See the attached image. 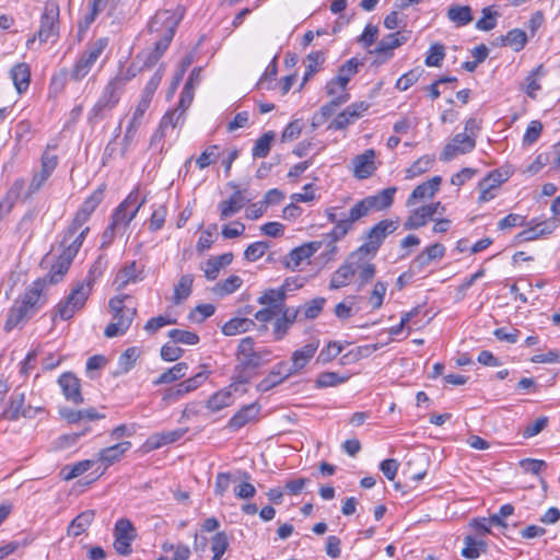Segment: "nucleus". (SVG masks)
<instances>
[{
  "instance_id": "1",
  "label": "nucleus",
  "mask_w": 560,
  "mask_h": 560,
  "mask_svg": "<svg viewBox=\"0 0 560 560\" xmlns=\"http://www.w3.org/2000/svg\"><path fill=\"white\" fill-rule=\"evenodd\" d=\"M45 288L46 280L37 279L14 301L4 323L5 331H11L16 327L23 326L45 305L47 301L44 293Z\"/></svg>"
},
{
  "instance_id": "2",
  "label": "nucleus",
  "mask_w": 560,
  "mask_h": 560,
  "mask_svg": "<svg viewBox=\"0 0 560 560\" xmlns=\"http://www.w3.org/2000/svg\"><path fill=\"white\" fill-rule=\"evenodd\" d=\"M89 231L90 228L84 226V229L71 240H67V233L63 234V238L60 243L62 252L58 256L56 262L50 267L49 272L44 278L46 283L49 282L51 284H56L63 279L74 257L79 253Z\"/></svg>"
},
{
  "instance_id": "3",
  "label": "nucleus",
  "mask_w": 560,
  "mask_h": 560,
  "mask_svg": "<svg viewBox=\"0 0 560 560\" xmlns=\"http://www.w3.org/2000/svg\"><path fill=\"white\" fill-rule=\"evenodd\" d=\"M397 188L392 186L382 189L376 195L368 196L357 201L349 210V220L343 222V231H346L350 223H355L359 220L368 217L372 212L387 210L394 202V196Z\"/></svg>"
},
{
  "instance_id": "4",
  "label": "nucleus",
  "mask_w": 560,
  "mask_h": 560,
  "mask_svg": "<svg viewBox=\"0 0 560 560\" xmlns=\"http://www.w3.org/2000/svg\"><path fill=\"white\" fill-rule=\"evenodd\" d=\"M399 226V220L384 219L369 229L363 237V244L350 255V259H354L358 255L363 254L374 257L385 238L393 234Z\"/></svg>"
},
{
  "instance_id": "5",
  "label": "nucleus",
  "mask_w": 560,
  "mask_h": 560,
  "mask_svg": "<svg viewBox=\"0 0 560 560\" xmlns=\"http://www.w3.org/2000/svg\"><path fill=\"white\" fill-rule=\"evenodd\" d=\"M178 25V19L170 10L158 12L149 22L150 33H160L161 37L154 44L153 54L162 57L173 39L175 30Z\"/></svg>"
},
{
  "instance_id": "6",
  "label": "nucleus",
  "mask_w": 560,
  "mask_h": 560,
  "mask_svg": "<svg viewBox=\"0 0 560 560\" xmlns=\"http://www.w3.org/2000/svg\"><path fill=\"white\" fill-rule=\"evenodd\" d=\"M60 7L57 0H46L40 15L38 31L26 42L30 48L36 39L44 44L51 38L59 37Z\"/></svg>"
},
{
  "instance_id": "7",
  "label": "nucleus",
  "mask_w": 560,
  "mask_h": 560,
  "mask_svg": "<svg viewBox=\"0 0 560 560\" xmlns=\"http://www.w3.org/2000/svg\"><path fill=\"white\" fill-rule=\"evenodd\" d=\"M129 296H115L109 300V308L113 313L114 322L108 324L105 328V336L108 338L124 335L130 327L133 317L136 316L137 310L135 306H128L125 304V300Z\"/></svg>"
},
{
  "instance_id": "8",
  "label": "nucleus",
  "mask_w": 560,
  "mask_h": 560,
  "mask_svg": "<svg viewBox=\"0 0 560 560\" xmlns=\"http://www.w3.org/2000/svg\"><path fill=\"white\" fill-rule=\"evenodd\" d=\"M108 43L109 40L107 37H101L89 43L85 49L78 57L70 72V79L75 82L84 79L90 73L96 61L101 58L107 48Z\"/></svg>"
},
{
  "instance_id": "9",
  "label": "nucleus",
  "mask_w": 560,
  "mask_h": 560,
  "mask_svg": "<svg viewBox=\"0 0 560 560\" xmlns=\"http://www.w3.org/2000/svg\"><path fill=\"white\" fill-rule=\"evenodd\" d=\"M119 80H110L104 88L98 101L89 113V121L95 124L102 120L105 115L114 109L120 100L122 92Z\"/></svg>"
},
{
  "instance_id": "10",
  "label": "nucleus",
  "mask_w": 560,
  "mask_h": 560,
  "mask_svg": "<svg viewBox=\"0 0 560 560\" xmlns=\"http://www.w3.org/2000/svg\"><path fill=\"white\" fill-rule=\"evenodd\" d=\"M104 187H98L96 190L89 196L82 206L77 211L73 220L66 229L65 233H67V240H71L75 237L84 228L83 225L90 219L91 214L95 211V209L100 206L102 200L104 199Z\"/></svg>"
},
{
  "instance_id": "11",
  "label": "nucleus",
  "mask_w": 560,
  "mask_h": 560,
  "mask_svg": "<svg viewBox=\"0 0 560 560\" xmlns=\"http://www.w3.org/2000/svg\"><path fill=\"white\" fill-rule=\"evenodd\" d=\"M236 359L243 365L255 370L271 361V351L267 348L256 349L254 339L245 337L238 343Z\"/></svg>"
},
{
  "instance_id": "12",
  "label": "nucleus",
  "mask_w": 560,
  "mask_h": 560,
  "mask_svg": "<svg viewBox=\"0 0 560 560\" xmlns=\"http://www.w3.org/2000/svg\"><path fill=\"white\" fill-rule=\"evenodd\" d=\"M91 291L89 283L78 282L69 295L58 303L56 314L63 320L72 318L78 311L83 308Z\"/></svg>"
},
{
  "instance_id": "13",
  "label": "nucleus",
  "mask_w": 560,
  "mask_h": 560,
  "mask_svg": "<svg viewBox=\"0 0 560 560\" xmlns=\"http://www.w3.org/2000/svg\"><path fill=\"white\" fill-rule=\"evenodd\" d=\"M144 201V198L139 200V192L137 189L132 190L128 197L115 209L114 213L112 214L110 224L118 230L120 228L126 229L137 215Z\"/></svg>"
},
{
  "instance_id": "14",
  "label": "nucleus",
  "mask_w": 560,
  "mask_h": 560,
  "mask_svg": "<svg viewBox=\"0 0 560 560\" xmlns=\"http://www.w3.org/2000/svg\"><path fill=\"white\" fill-rule=\"evenodd\" d=\"M39 411L40 407L25 405V394L16 388L10 397L8 406L0 415V419L8 421H18L20 418L32 419Z\"/></svg>"
},
{
  "instance_id": "15",
  "label": "nucleus",
  "mask_w": 560,
  "mask_h": 560,
  "mask_svg": "<svg viewBox=\"0 0 560 560\" xmlns=\"http://www.w3.org/2000/svg\"><path fill=\"white\" fill-rule=\"evenodd\" d=\"M476 147V140L474 136H467L466 132L457 133L454 138L444 147L441 153L442 161H451L459 154H466L472 151Z\"/></svg>"
},
{
  "instance_id": "16",
  "label": "nucleus",
  "mask_w": 560,
  "mask_h": 560,
  "mask_svg": "<svg viewBox=\"0 0 560 560\" xmlns=\"http://www.w3.org/2000/svg\"><path fill=\"white\" fill-rule=\"evenodd\" d=\"M366 102H357L349 105L345 110L339 113L329 124L328 129L342 130L353 124L361 115L369 109Z\"/></svg>"
},
{
  "instance_id": "17",
  "label": "nucleus",
  "mask_w": 560,
  "mask_h": 560,
  "mask_svg": "<svg viewBox=\"0 0 560 560\" xmlns=\"http://www.w3.org/2000/svg\"><path fill=\"white\" fill-rule=\"evenodd\" d=\"M327 219L330 223L335 224L334 229L325 234V240L328 241L329 244H335L336 242L342 240L353 228L354 223L349 222V226L346 231H343V222H348L349 220V213L346 214H339L337 207H330L326 210Z\"/></svg>"
},
{
  "instance_id": "18",
  "label": "nucleus",
  "mask_w": 560,
  "mask_h": 560,
  "mask_svg": "<svg viewBox=\"0 0 560 560\" xmlns=\"http://www.w3.org/2000/svg\"><path fill=\"white\" fill-rule=\"evenodd\" d=\"M319 347V340L314 339L311 342L303 346L301 349L293 351L291 355V363L289 368L293 375L300 374V372L307 365L311 359L316 353Z\"/></svg>"
},
{
  "instance_id": "19",
  "label": "nucleus",
  "mask_w": 560,
  "mask_h": 560,
  "mask_svg": "<svg viewBox=\"0 0 560 560\" xmlns=\"http://www.w3.org/2000/svg\"><path fill=\"white\" fill-rule=\"evenodd\" d=\"M58 384L61 387L62 394L66 399L73 404H82L83 397L81 394L80 380L70 372L63 373L58 378Z\"/></svg>"
},
{
  "instance_id": "20",
  "label": "nucleus",
  "mask_w": 560,
  "mask_h": 560,
  "mask_svg": "<svg viewBox=\"0 0 560 560\" xmlns=\"http://www.w3.org/2000/svg\"><path fill=\"white\" fill-rule=\"evenodd\" d=\"M374 159L375 151L373 149L365 150L364 153L357 155L352 160L354 176L359 179L370 177L376 170Z\"/></svg>"
},
{
  "instance_id": "21",
  "label": "nucleus",
  "mask_w": 560,
  "mask_h": 560,
  "mask_svg": "<svg viewBox=\"0 0 560 560\" xmlns=\"http://www.w3.org/2000/svg\"><path fill=\"white\" fill-rule=\"evenodd\" d=\"M442 178L434 176L431 179L418 185L406 201L407 207L413 206L418 200L432 198L439 190Z\"/></svg>"
},
{
  "instance_id": "22",
  "label": "nucleus",
  "mask_w": 560,
  "mask_h": 560,
  "mask_svg": "<svg viewBox=\"0 0 560 560\" xmlns=\"http://www.w3.org/2000/svg\"><path fill=\"white\" fill-rule=\"evenodd\" d=\"M260 411V406L256 402L242 407L230 420L228 428L232 431H237L247 423L257 419Z\"/></svg>"
},
{
  "instance_id": "23",
  "label": "nucleus",
  "mask_w": 560,
  "mask_h": 560,
  "mask_svg": "<svg viewBox=\"0 0 560 560\" xmlns=\"http://www.w3.org/2000/svg\"><path fill=\"white\" fill-rule=\"evenodd\" d=\"M246 202L247 200L241 190L234 191L229 199L223 200L218 205L220 210V219L226 220L238 213L244 208Z\"/></svg>"
},
{
  "instance_id": "24",
  "label": "nucleus",
  "mask_w": 560,
  "mask_h": 560,
  "mask_svg": "<svg viewBox=\"0 0 560 560\" xmlns=\"http://www.w3.org/2000/svg\"><path fill=\"white\" fill-rule=\"evenodd\" d=\"M409 39L407 33L395 32L386 35L381 39L377 44L374 52L377 55H385L386 58H390L393 56L392 50L404 45Z\"/></svg>"
},
{
  "instance_id": "25",
  "label": "nucleus",
  "mask_w": 560,
  "mask_h": 560,
  "mask_svg": "<svg viewBox=\"0 0 560 560\" xmlns=\"http://www.w3.org/2000/svg\"><path fill=\"white\" fill-rule=\"evenodd\" d=\"M357 273L353 259L346 261L341 265L331 276L329 289L337 290L350 283L353 276Z\"/></svg>"
},
{
  "instance_id": "26",
  "label": "nucleus",
  "mask_w": 560,
  "mask_h": 560,
  "mask_svg": "<svg viewBox=\"0 0 560 560\" xmlns=\"http://www.w3.org/2000/svg\"><path fill=\"white\" fill-rule=\"evenodd\" d=\"M10 77L13 81L14 88L19 94L24 93L31 82V68L25 62H20L12 67Z\"/></svg>"
},
{
  "instance_id": "27",
  "label": "nucleus",
  "mask_w": 560,
  "mask_h": 560,
  "mask_svg": "<svg viewBox=\"0 0 560 560\" xmlns=\"http://www.w3.org/2000/svg\"><path fill=\"white\" fill-rule=\"evenodd\" d=\"M131 443L129 441H124L109 447L103 448L98 452V460L108 467L120 460V458L127 451H129Z\"/></svg>"
},
{
  "instance_id": "28",
  "label": "nucleus",
  "mask_w": 560,
  "mask_h": 560,
  "mask_svg": "<svg viewBox=\"0 0 560 560\" xmlns=\"http://www.w3.org/2000/svg\"><path fill=\"white\" fill-rule=\"evenodd\" d=\"M445 255V247L441 243H435L425 247L417 257L413 259V266L418 269H422L435 259H441Z\"/></svg>"
},
{
  "instance_id": "29",
  "label": "nucleus",
  "mask_w": 560,
  "mask_h": 560,
  "mask_svg": "<svg viewBox=\"0 0 560 560\" xmlns=\"http://www.w3.org/2000/svg\"><path fill=\"white\" fill-rule=\"evenodd\" d=\"M95 517L94 510H85L74 517L67 528L68 536L78 537L82 535L92 524Z\"/></svg>"
},
{
  "instance_id": "30",
  "label": "nucleus",
  "mask_w": 560,
  "mask_h": 560,
  "mask_svg": "<svg viewBox=\"0 0 560 560\" xmlns=\"http://www.w3.org/2000/svg\"><path fill=\"white\" fill-rule=\"evenodd\" d=\"M488 545L486 541L476 539L468 535L464 538V547L462 549V556L466 559L475 560L482 553H486Z\"/></svg>"
},
{
  "instance_id": "31",
  "label": "nucleus",
  "mask_w": 560,
  "mask_h": 560,
  "mask_svg": "<svg viewBox=\"0 0 560 560\" xmlns=\"http://www.w3.org/2000/svg\"><path fill=\"white\" fill-rule=\"evenodd\" d=\"M448 20L457 27L465 26L472 21V11L469 5H451L446 13Z\"/></svg>"
},
{
  "instance_id": "32",
  "label": "nucleus",
  "mask_w": 560,
  "mask_h": 560,
  "mask_svg": "<svg viewBox=\"0 0 560 560\" xmlns=\"http://www.w3.org/2000/svg\"><path fill=\"white\" fill-rule=\"evenodd\" d=\"M60 415L69 423H77L82 420H96V419L104 418V415L98 413L94 408L82 409V410H73L70 408H65L60 411Z\"/></svg>"
},
{
  "instance_id": "33",
  "label": "nucleus",
  "mask_w": 560,
  "mask_h": 560,
  "mask_svg": "<svg viewBox=\"0 0 560 560\" xmlns=\"http://www.w3.org/2000/svg\"><path fill=\"white\" fill-rule=\"evenodd\" d=\"M348 102V97L346 95L339 96L338 98L330 100L327 104L323 105L319 109V113L313 116L312 125L313 127H317L323 124L326 119H328L339 107L340 105Z\"/></svg>"
},
{
  "instance_id": "34",
  "label": "nucleus",
  "mask_w": 560,
  "mask_h": 560,
  "mask_svg": "<svg viewBox=\"0 0 560 560\" xmlns=\"http://www.w3.org/2000/svg\"><path fill=\"white\" fill-rule=\"evenodd\" d=\"M188 370V364L186 362L176 363L174 366L167 369L163 372L154 382V385L170 384L175 381L183 378Z\"/></svg>"
},
{
  "instance_id": "35",
  "label": "nucleus",
  "mask_w": 560,
  "mask_h": 560,
  "mask_svg": "<svg viewBox=\"0 0 560 560\" xmlns=\"http://www.w3.org/2000/svg\"><path fill=\"white\" fill-rule=\"evenodd\" d=\"M255 326L253 319L235 317L226 322L222 326V332L225 336H235L242 332L249 331Z\"/></svg>"
},
{
  "instance_id": "36",
  "label": "nucleus",
  "mask_w": 560,
  "mask_h": 560,
  "mask_svg": "<svg viewBox=\"0 0 560 560\" xmlns=\"http://www.w3.org/2000/svg\"><path fill=\"white\" fill-rule=\"evenodd\" d=\"M284 299L285 290L281 287L279 289H269L265 291L264 294L258 298V303L281 311Z\"/></svg>"
},
{
  "instance_id": "37",
  "label": "nucleus",
  "mask_w": 560,
  "mask_h": 560,
  "mask_svg": "<svg viewBox=\"0 0 560 560\" xmlns=\"http://www.w3.org/2000/svg\"><path fill=\"white\" fill-rule=\"evenodd\" d=\"M232 388L221 389L214 393L207 401V408L213 412L229 407L233 402Z\"/></svg>"
},
{
  "instance_id": "38",
  "label": "nucleus",
  "mask_w": 560,
  "mask_h": 560,
  "mask_svg": "<svg viewBox=\"0 0 560 560\" xmlns=\"http://www.w3.org/2000/svg\"><path fill=\"white\" fill-rule=\"evenodd\" d=\"M140 273L141 271L138 270L136 261H132L117 273L115 283L118 289H122L131 282L141 280Z\"/></svg>"
},
{
  "instance_id": "39",
  "label": "nucleus",
  "mask_w": 560,
  "mask_h": 560,
  "mask_svg": "<svg viewBox=\"0 0 560 560\" xmlns=\"http://www.w3.org/2000/svg\"><path fill=\"white\" fill-rule=\"evenodd\" d=\"M194 283L192 275H183L177 284L174 288L173 302L175 304H180L185 301L191 293V288Z\"/></svg>"
},
{
  "instance_id": "40",
  "label": "nucleus",
  "mask_w": 560,
  "mask_h": 560,
  "mask_svg": "<svg viewBox=\"0 0 560 560\" xmlns=\"http://www.w3.org/2000/svg\"><path fill=\"white\" fill-rule=\"evenodd\" d=\"M502 44L510 46L514 51H521L526 43L527 35L526 32L521 28H513L508 32L506 35L501 37Z\"/></svg>"
},
{
  "instance_id": "41",
  "label": "nucleus",
  "mask_w": 560,
  "mask_h": 560,
  "mask_svg": "<svg viewBox=\"0 0 560 560\" xmlns=\"http://www.w3.org/2000/svg\"><path fill=\"white\" fill-rule=\"evenodd\" d=\"M114 537L117 540H130L133 541L137 537V532L128 518H119L114 527Z\"/></svg>"
},
{
  "instance_id": "42",
  "label": "nucleus",
  "mask_w": 560,
  "mask_h": 560,
  "mask_svg": "<svg viewBox=\"0 0 560 560\" xmlns=\"http://www.w3.org/2000/svg\"><path fill=\"white\" fill-rule=\"evenodd\" d=\"M361 65L357 58L349 59L338 69V74L334 79L347 86L351 78L358 73Z\"/></svg>"
},
{
  "instance_id": "43",
  "label": "nucleus",
  "mask_w": 560,
  "mask_h": 560,
  "mask_svg": "<svg viewBox=\"0 0 560 560\" xmlns=\"http://www.w3.org/2000/svg\"><path fill=\"white\" fill-rule=\"evenodd\" d=\"M273 139H275L273 131L265 132L261 137H259L256 140V142L252 149L253 158H255V159L266 158L270 152L271 143H272Z\"/></svg>"
},
{
  "instance_id": "44",
  "label": "nucleus",
  "mask_w": 560,
  "mask_h": 560,
  "mask_svg": "<svg viewBox=\"0 0 560 560\" xmlns=\"http://www.w3.org/2000/svg\"><path fill=\"white\" fill-rule=\"evenodd\" d=\"M139 357V350L136 347L127 348L118 358L117 374L128 373L136 364Z\"/></svg>"
},
{
  "instance_id": "45",
  "label": "nucleus",
  "mask_w": 560,
  "mask_h": 560,
  "mask_svg": "<svg viewBox=\"0 0 560 560\" xmlns=\"http://www.w3.org/2000/svg\"><path fill=\"white\" fill-rule=\"evenodd\" d=\"M429 220H432V218L429 215V213L425 211V209L422 207H419L415 209L407 220L404 223L405 230H417L421 226H424Z\"/></svg>"
},
{
  "instance_id": "46",
  "label": "nucleus",
  "mask_w": 560,
  "mask_h": 560,
  "mask_svg": "<svg viewBox=\"0 0 560 560\" xmlns=\"http://www.w3.org/2000/svg\"><path fill=\"white\" fill-rule=\"evenodd\" d=\"M242 284H243L242 278L236 275H232L229 278H226L225 280L218 282L215 284L213 291L217 294L224 296V295L234 293L236 290H238L241 288Z\"/></svg>"
},
{
  "instance_id": "47",
  "label": "nucleus",
  "mask_w": 560,
  "mask_h": 560,
  "mask_svg": "<svg viewBox=\"0 0 560 560\" xmlns=\"http://www.w3.org/2000/svg\"><path fill=\"white\" fill-rule=\"evenodd\" d=\"M434 162L433 155H423L415 161L406 171L407 178H415L429 171Z\"/></svg>"
},
{
  "instance_id": "48",
  "label": "nucleus",
  "mask_w": 560,
  "mask_h": 560,
  "mask_svg": "<svg viewBox=\"0 0 560 560\" xmlns=\"http://www.w3.org/2000/svg\"><path fill=\"white\" fill-rule=\"evenodd\" d=\"M211 550L213 552L212 560H221L229 548V538L226 533L218 532L210 539Z\"/></svg>"
},
{
  "instance_id": "49",
  "label": "nucleus",
  "mask_w": 560,
  "mask_h": 560,
  "mask_svg": "<svg viewBox=\"0 0 560 560\" xmlns=\"http://www.w3.org/2000/svg\"><path fill=\"white\" fill-rule=\"evenodd\" d=\"M185 121V114L183 108H175L174 110L167 112L160 121V129L166 130L168 127L175 129L183 126Z\"/></svg>"
},
{
  "instance_id": "50",
  "label": "nucleus",
  "mask_w": 560,
  "mask_h": 560,
  "mask_svg": "<svg viewBox=\"0 0 560 560\" xmlns=\"http://www.w3.org/2000/svg\"><path fill=\"white\" fill-rule=\"evenodd\" d=\"M167 336L172 339L174 343H183L187 346L197 345L200 340L199 336L196 332L182 329H171Z\"/></svg>"
},
{
  "instance_id": "51",
  "label": "nucleus",
  "mask_w": 560,
  "mask_h": 560,
  "mask_svg": "<svg viewBox=\"0 0 560 560\" xmlns=\"http://www.w3.org/2000/svg\"><path fill=\"white\" fill-rule=\"evenodd\" d=\"M106 265H107L106 256L105 255H100L96 258V260L93 262V265L91 266L86 278L84 280L80 281V282L81 283H89L90 284V289L92 290L93 284L95 283L96 279L100 278L103 275V272H104V270L106 268Z\"/></svg>"
},
{
  "instance_id": "52",
  "label": "nucleus",
  "mask_w": 560,
  "mask_h": 560,
  "mask_svg": "<svg viewBox=\"0 0 560 560\" xmlns=\"http://www.w3.org/2000/svg\"><path fill=\"white\" fill-rule=\"evenodd\" d=\"M187 432V429H176L173 431H167L161 434H158L152 438L154 442H152V446L154 448H159L163 445L174 443L178 441L184 434Z\"/></svg>"
},
{
  "instance_id": "53",
  "label": "nucleus",
  "mask_w": 560,
  "mask_h": 560,
  "mask_svg": "<svg viewBox=\"0 0 560 560\" xmlns=\"http://www.w3.org/2000/svg\"><path fill=\"white\" fill-rule=\"evenodd\" d=\"M445 57V47L443 44L434 43L430 46L424 63L428 67H440Z\"/></svg>"
},
{
  "instance_id": "54",
  "label": "nucleus",
  "mask_w": 560,
  "mask_h": 560,
  "mask_svg": "<svg viewBox=\"0 0 560 560\" xmlns=\"http://www.w3.org/2000/svg\"><path fill=\"white\" fill-rule=\"evenodd\" d=\"M482 18L476 22V28L480 31H491L497 26V18L499 13L492 11L491 7H486L482 9Z\"/></svg>"
},
{
  "instance_id": "55",
  "label": "nucleus",
  "mask_w": 560,
  "mask_h": 560,
  "mask_svg": "<svg viewBox=\"0 0 560 560\" xmlns=\"http://www.w3.org/2000/svg\"><path fill=\"white\" fill-rule=\"evenodd\" d=\"M325 61L323 51H313L306 56V71L303 77V83L310 80L311 77L317 71L319 65Z\"/></svg>"
},
{
  "instance_id": "56",
  "label": "nucleus",
  "mask_w": 560,
  "mask_h": 560,
  "mask_svg": "<svg viewBox=\"0 0 560 560\" xmlns=\"http://www.w3.org/2000/svg\"><path fill=\"white\" fill-rule=\"evenodd\" d=\"M253 369L249 366H245L242 363L237 362L234 368L233 382L230 385V388L233 390H237L238 384H247L253 377V373L250 372Z\"/></svg>"
},
{
  "instance_id": "57",
  "label": "nucleus",
  "mask_w": 560,
  "mask_h": 560,
  "mask_svg": "<svg viewBox=\"0 0 560 560\" xmlns=\"http://www.w3.org/2000/svg\"><path fill=\"white\" fill-rule=\"evenodd\" d=\"M423 69L420 67L413 68L410 71L404 73L396 82V89L399 91H407L421 77Z\"/></svg>"
},
{
  "instance_id": "58",
  "label": "nucleus",
  "mask_w": 560,
  "mask_h": 560,
  "mask_svg": "<svg viewBox=\"0 0 560 560\" xmlns=\"http://www.w3.org/2000/svg\"><path fill=\"white\" fill-rule=\"evenodd\" d=\"M220 148L217 144L209 145L196 160V164L200 170L208 167L210 164L214 163L219 156Z\"/></svg>"
},
{
  "instance_id": "59",
  "label": "nucleus",
  "mask_w": 560,
  "mask_h": 560,
  "mask_svg": "<svg viewBox=\"0 0 560 560\" xmlns=\"http://www.w3.org/2000/svg\"><path fill=\"white\" fill-rule=\"evenodd\" d=\"M348 376H341L336 372H323L316 380V386L319 388L336 386L347 382Z\"/></svg>"
},
{
  "instance_id": "60",
  "label": "nucleus",
  "mask_w": 560,
  "mask_h": 560,
  "mask_svg": "<svg viewBox=\"0 0 560 560\" xmlns=\"http://www.w3.org/2000/svg\"><path fill=\"white\" fill-rule=\"evenodd\" d=\"M152 98L151 96L142 93L141 94V97H140V101L138 102L133 113H132V117L130 119V122H135L136 125H139L141 126L142 124V118L144 116V113L148 110V108L150 107V104L152 102Z\"/></svg>"
},
{
  "instance_id": "61",
  "label": "nucleus",
  "mask_w": 560,
  "mask_h": 560,
  "mask_svg": "<svg viewBox=\"0 0 560 560\" xmlns=\"http://www.w3.org/2000/svg\"><path fill=\"white\" fill-rule=\"evenodd\" d=\"M215 307L212 304H200L190 311L188 318L195 323H202L214 314Z\"/></svg>"
},
{
  "instance_id": "62",
  "label": "nucleus",
  "mask_w": 560,
  "mask_h": 560,
  "mask_svg": "<svg viewBox=\"0 0 560 560\" xmlns=\"http://www.w3.org/2000/svg\"><path fill=\"white\" fill-rule=\"evenodd\" d=\"M269 245L266 242H255L247 246L244 252V257L248 261H256L261 258Z\"/></svg>"
},
{
  "instance_id": "63",
  "label": "nucleus",
  "mask_w": 560,
  "mask_h": 560,
  "mask_svg": "<svg viewBox=\"0 0 560 560\" xmlns=\"http://www.w3.org/2000/svg\"><path fill=\"white\" fill-rule=\"evenodd\" d=\"M342 351V347L336 342L330 341L325 348H323L317 357V361L322 363H328L332 361Z\"/></svg>"
},
{
  "instance_id": "64",
  "label": "nucleus",
  "mask_w": 560,
  "mask_h": 560,
  "mask_svg": "<svg viewBox=\"0 0 560 560\" xmlns=\"http://www.w3.org/2000/svg\"><path fill=\"white\" fill-rule=\"evenodd\" d=\"M326 300L324 298H316L305 303L303 306V315L307 319L316 318L323 311Z\"/></svg>"
}]
</instances>
